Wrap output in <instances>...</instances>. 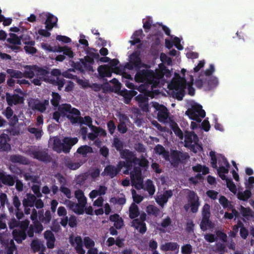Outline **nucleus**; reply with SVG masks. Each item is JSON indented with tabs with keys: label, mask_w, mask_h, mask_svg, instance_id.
I'll return each instance as SVG.
<instances>
[{
	"label": "nucleus",
	"mask_w": 254,
	"mask_h": 254,
	"mask_svg": "<svg viewBox=\"0 0 254 254\" xmlns=\"http://www.w3.org/2000/svg\"><path fill=\"white\" fill-rule=\"evenodd\" d=\"M210 205L205 203L202 210V219L200 221V227L202 231H206L208 229H213L214 224L210 220Z\"/></svg>",
	"instance_id": "1"
},
{
	"label": "nucleus",
	"mask_w": 254,
	"mask_h": 254,
	"mask_svg": "<svg viewBox=\"0 0 254 254\" xmlns=\"http://www.w3.org/2000/svg\"><path fill=\"white\" fill-rule=\"evenodd\" d=\"M85 161H85L77 160L76 161H74L70 157L66 156L63 158L61 163V167L63 169H69L70 171H75V170L80 168L85 163Z\"/></svg>",
	"instance_id": "2"
},
{
	"label": "nucleus",
	"mask_w": 254,
	"mask_h": 254,
	"mask_svg": "<svg viewBox=\"0 0 254 254\" xmlns=\"http://www.w3.org/2000/svg\"><path fill=\"white\" fill-rule=\"evenodd\" d=\"M170 156L171 159L170 161L172 166L175 167H178L180 163H184L190 157L187 152H183L178 150L172 151Z\"/></svg>",
	"instance_id": "3"
},
{
	"label": "nucleus",
	"mask_w": 254,
	"mask_h": 254,
	"mask_svg": "<svg viewBox=\"0 0 254 254\" xmlns=\"http://www.w3.org/2000/svg\"><path fill=\"white\" fill-rule=\"evenodd\" d=\"M135 79L139 82L152 83L155 79V73L151 69H142L137 72Z\"/></svg>",
	"instance_id": "4"
},
{
	"label": "nucleus",
	"mask_w": 254,
	"mask_h": 254,
	"mask_svg": "<svg viewBox=\"0 0 254 254\" xmlns=\"http://www.w3.org/2000/svg\"><path fill=\"white\" fill-rule=\"evenodd\" d=\"M154 108L157 111V119L161 123H171L172 122V117H169V111L166 106L159 103L154 104Z\"/></svg>",
	"instance_id": "5"
},
{
	"label": "nucleus",
	"mask_w": 254,
	"mask_h": 254,
	"mask_svg": "<svg viewBox=\"0 0 254 254\" xmlns=\"http://www.w3.org/2000/svg\"><path fill=\"white\" fill-rule=\"evenodd\" d=\"M140 53L135 51L129 57V61L126 64V67L129 70L139 69L141 67V59L140 57Z\"/></svg>",
	"instance_id": "6"
},
{
	"label": "nucleus",
	"mask_w": 254,
	"mask_h": 254,
	"mask_svg": "<svg viewBox=\"0 0 254 254\" xmlns=\"http://www.w3.org/2000/svg\"><path fill=\"white\" fill-rule=\"evenodd\" d=\"M187 199L190 206V211L192 213H197L200 205L199 198L195 191L188 190L187 195Z\"/></svg>",
	"instance_id": "7"
},
{
	"label": "nucleus",
	"mask_w": 254,
	"mask_h": 254,
	"mask_svg": "<svg viewBox=\"0 0 254 254\" xmlns=\"http://www.w3.org/2000/svg\"><path fill=\"white\" fill-rule=\"evenodd\" d=\"M99 72V77L103 78L105 77H111L112 73L120 74L122 71V68L116 66L115 67H110L108 64L99 65L97 68Z\"/></svg>",
	"instance_id": "8"
},
{
	"label": "nucleus",
	"mask_w": 254,
	"mask_h": 254,
	"mask_svg": "<svg viewBox=\"0 0 254 254\" xmlns=\"http://www.w3.org/2000/svg\"><path fill=\"white\" fill-rule=\"evenodd\" d=\"M131 185L135 188L139 189L142 188V180L141 176V171L137 167H135L133 170L130 172Z\"/></svg>",
	"instance_id": "9"
},
{
	"label": "nucleus",
	"mask_w": 254,
	"mask_h": 254,
	"mask_svg": "<svg viewBox=\"0 0 254 254\" xmlns=\"http://www.w3.org/2000/svg\"><path fill=\"white\" fill-rule=\"evenodd\" d=\"M121 157L126 160V164L128 167H130L131 165L133 166V164L135 165L136 162L138 160L135 152L128 149H124L121 152Z\"/></svg>",
	"instance_id": "10"
},
{
	"label": "nucleus",
	"mask_w": 254,
	"mask_h": 254,
	"mask_svg": "<svg viewBox=\"0 0 254 254\" xmlns=\"http://www.w3.org/2000/svg\"><path fill=\"white\" fill-rule=\"evenodd\" d=\"M69 242L72 246H74L76 253L78 254H85V250L83 249V242L81 236H77L73 237L70 236L69 239Z\"/></svg>",
	"instance_id": "11"
},
{
	"label": "nucleus",
	"mask_w": 254,
	"mask_h": 254,
	"mask_svg": "<svg viewBox=\"0 0 254 254\" xmlns=\"http://www.w3.org/2000/svg\"><path fill=\"white\" fill-rule=\"evenodd\" d=\"M173 195V191L172 190H165L164 192L159 195H157L155 198L156 202L163 208L164 205L168 202L169 198L172 197Z\"/></svg>",
	"instance_id": "12"
},
{
	"label": "nucleus",
	"mask_w": 254,
	"mask_h": 254,
	"mask_svg": "<svg viewBox=\"0 0 254 254\" xmlns=\"http://www.w3.org/2000/svg\"><path fill=\"white\" fill-rule=\"evenodd\" d=\"M61 113V116H66L67 113L75 114V116H80V112L78 109L72 108L69 104H64L58 107Z\"/></svg>",
	"instance_id": "13"
},
{
	"label": "nucleus",
	"mask_w": 254,
	"mask_h": 254,
	"mask_svg": "<svg viewBox=\"0 0 254 254\" xmlns=\"http://www.w3.org/2000/svg\"><path fill=\"white\" fill-rule=\"evenodd\" d=\"M0 179L1 183L3 185L13 186L15 184L16 176L11 175V174H8L5 171L2 170L0 173Z\"/></svg>",
	"instance_id": "14"
},
{
	"label": "nucleus",
	"mask_w": 254,
	"mask_h": 254,
	"mask_svg": "<svg viewBox=\"0 0 254 254\" xmlns=\"http://www.w3.org/2000/svg\"><path fill=\"white\" fill-rule=\"evenodd\" d=\"M78 138L76 137H65L63 138V152L66 154L69 152L71 148L78 142Z\"/></svg>",
	"instance_id": "15"
},
{
	"label": "nucleus",
	"mask_w": 254,
	"mask_h": 254,
	"mask_svg": "<svg viewBox=\"0 0 254 254\" xmlns=\"http://www.w3.org/2000/svg\"><path fill=\"white\" fill-rule=\"evenodd\" d=\"M30 155L34 159H37L40 161L47 162L51 161V157L47 153V152L35 151L33 150L30 152Z\"/></svg>",
	"instance_id": "16"
},
{
	"label": "nucleus",
	"mask_w": 254,
	"mask_h": 254,
	"mask_svg": "<svg viewBox=\"0 0 254 254\" xmlns=\"http://www.w3.org/2000/svg\"><path fill=\"white\" fill-rule=\"evenodd\" d=\"M6 99L7 104L9 106H12L13 104H22L24 101V99L22 96H20L17 94L11 95L8 92H7L6 94Z\"/></svg>",
	"instance_id": "17"
},
{
	"label": "nucleus",
	"mask_w": 254,
	"mask_h": 254,
	"mask_svg": "<svg viewBox=\"0 0 254 254\" xmlns=\"http://www.w3.org/2000/svg\"><path fill=\"white\" fill-rule=\"evenodd\" d=\"M10 138L8 134L2 133L0 135V150L3 151H8L11 149V145L9 143Z\"/></svg>",
	"instance_id": "18"
},
{
	"label": "nucleus",
	"mask_w": 254,
	"mask_h": 254,
	"mask_svg": "<svg viewBox=\"0 0 254 254\" xmlns=\"http://www.w3.org/2000/svg\"><path fill=\"white\" fill-rule=\"evenodd\" d=\"M12 234L13 239L18 244L22 243L23 241L26 239L27 234L20 228L13 229Z\"/></svg>",
	"instance_id": "19"
},
{
	"label": "nucleus",
	"mask_w": 254,
	"mask_h": 254,
	"mask_svg": "<svg viewBox=\"0 0 254 254\" xmlns=\"http://www.w3.org/2000/svg\"><path fill=\"white\" fill-rule=\"evenodd\" d=\"M65 204L67 207L74 213L78 215H82L84 213L83 209L81 208L79 203L72 202V200L67 199L65 200Z\"/></svg>",
	"instance_id": "20"
},
{
	"label": "nucleus",
	"mask_w": 254,
	"mask_h": 254,
	"mask_svg": "<svg viewBox=\"0 0 254 254\" xmlns=\"http://www.w3.org/2000/svg\"><path fill=\"white\" fill-rule=\"evenodd\" d=\"M119 120L120 123L117 126L118 131L122 133H126L128 130L126 121L129 120L128 118L124 114H120Z\"/></svg>",
	"instance_id": "21"
},
{
	"label": "nucleus",
	"mask_w": 254,
	"mask_h": 254,
	"mask_svg": "<svg viewBox=\"0 0 254 254\" xmlns=\"http://www.w3.org/2000/svg\"><path fill=\"white\" fill-rule=\"evenodd\" d=\"M117 175L118 171H117L116 166L112 164L107 165L101 173V176H109L111 179L114 178V177L117 176Z\"/></svg>",
	"instance_id": "22"
},
{
	"label": "nucleus",
	"mask_w": 254,
	"mask_h": 254,
	"mask_svg": "<svg viewBox=\"0 0 254 254\" xmlns=\"http://www.w3.org/2000/svg\"><path fill=\"white\" fill-rule=\"evenodd\" d=\"M44 238L47 240V247L49 249H53L55 246V236L51 231L47 230L44 232Z\"/></svg>",
	"instance_id": "23"
},
{
	"label": "nucleus",
	"mask_w": 254,
	"mask_h": 254,
	"mask_svg": "<svg viewBox=\"0 0 254 254\" xmlns=\"http://www.w3.org/2000/svg\"><path fill=\"white\" fill-rule=\"evenodd\" d=\"M57 17L51 13L47 14V19L45 22V24H46V28L49 31H51L54 27L56 26L57 24Z\"/></svg>",
	"instance_id": "24"
},
{
	"label": "nucleus",
	"mask_w": 254,
	"mask_h": 254,
	"mask_svg": "<svg viewBox=\"0 0 254 254\" xmlns=\"http://www.w3.org/2000/svg\"><path fill=\"white\" fill-rule=\"evenodd\" d=\"M137 94V91L134 90L128 91L126 89H122L120 91V95L124 97L125 102L126 104L129 103L133 97L135 96Z\"/></svg>",
	"instance_id": "25"
},
{
	"label": "nucleus",
	"mask_w": 254,
	"mask_h": 254,
	"mask_svg": "<svg viewBox=\"0 0 254 254\" xmlns=\"http://www.w3.org/2000/svg\"><path fill=\"white\" fill-rule=\"evenodd\" d=\"M24 44L26 45V46H24V49L26 53L34 54L37 52V49L34 47L35 44V41H27L26 38H24Z\"/></svg>",
	"instance_id": "26"
},
{
	"label": "nucleus",
	"mask_w": 254,
	"mask_h": 254,
	"mask_svg": "<svg viewBox=\"0 0 254 254\" xmlns=\"http://www.w3.org/2000/svg\"><path fill=\"white\" fill-rule=\"evenodd\" d=\"M36 195L31 193H27L26 198H24L22 201L24 207H34L35 203L36 202Z\"/></svg>",
	"instance_id": "27"
},
{
	"label": "nucleus",
	"mask_w": 254,
	"mask_h": 254,
	"mask_svg": "<svg viewBox=\"0 0 254 254\" xmlns=\"http://www.w3.org/2000/svg\"><path fill=\"white\" fill-rule=\"evenodd\" d=\"M160 249L163 251H177L178 252L179 249V246L177 243H173V242H168L162 245L160 247Z\"/></svg>",
	"instance_id": "28"
},
{
	"label": "nucleus",
	"mask_w": 254,
	"mask_h": 254,
	"mask_svg": "<svg viewBox=\"0 0 254 254\" xmlns=\"http://www.w3.org/2000/svg\"><path fill=\"white\" fill-rule=\"evenodd\" d=\"M154 151L156 154L162 155L163 158L166 160H170V154L168 151L165 149V147L161 144H157L154 147Z\"/></svg>",
	"instance_id": "29"
},
{
	"label": "nucleus",
	"mask_w": 254,
	"mask_h": 254,
	"mask_svg": "<svg viewBox=\"0 0 254 254\" xmlns=\"http://www.w3.org/2000/svg\"><path fill=\"white\" fill-rule=\"evenodd\" d=\"M10 160L13 163H19L21 164H28V161L26 157L19 154L11 155L10 156Z\"/></svg>",
	"instance_id": "30"
},
{
	"label": "nucleus",
	"mask_w": 254,
	"mask_h": 254,
	"mask_svg": "<svg viewBox=\"0 0 254 254\" xmlns=\"http://www.w3.org/2000/svg\"><path fill=\"white\" fill-rule=\"evenodd\" d=\"M92 147L88 146V145H83L78 148L76 153L81 154L83 157H87L88 154L93 152Z\"/></svg>",
	"instance_id": "31"
},
{
	"label": "nucleus",
	"mask_w": 254,
	"mask_h": 254,
	"mask_svg": "<svg viewBox=\"0 0 254 254\" xmlns=\"http://www.w3.org/2000/svg\"><path fill=\"white\" fill-rule=\"evenodd\" d=\"M10 37L7 39V41L8 43L16 45H20L21 44V40L24 41L23 35L18 36L15 33H10Z\"/></svg>",
	"instance_id": "32"
},
{
	"label": "nucleus",
	"mask_w": 254,
	"mask_h": 254,
	"mask_svg": "<svg viewBox=\"0 0 254 254\" xmlns=\"http://www.w3.org/2000/svg\"><path fill=\"white\" fill-rule=\"evenodd\" d=\"M185 137V141L186 143H189V144H190V143L192 142L196 143L198 140V137H197V134H196L194 132H186Z\"/></svg>",
	"instance_id": "33"
},
{
	"label": "nucleus",
	"mask_w": 254,
	"mask_h": 254,
	"mask_svg": "<svg viewBox=\"0 0 254 254\" xmlns=\"http://www.w3.org/2000/svg\"><path fill=\"white\" fill-rule=\"evenodd\" d=\"M139 215V210L137 205L132 203L129 208V217L131 219H135Z\"/></svg>",
	"instance_id": "34"
},
{
	"label": "nucleus",
	"mask_w": 254,
	"mask_h": 254,
	"mask_svg": "<svg viewBox=\"0 0 254 254\" xmlns=\"http://www.w3.org/2000/svg\"><path fill=\"white\" fill-rule=\"evenodd\" d=\"M187 116H188L189 118L193 121H195L196 123H201L202 120L198 116H196L194 110L193 109V105L191 108H189L186 111L185 113Z\"/></svg>",
	"instance_id": "35"
},
{
	"label": "nucleus",
	"mask_w": 254,
	"mask_h": 254,
	"mask_svg": "<svg viewBox=\"0 0 254 254\" xmlns=\"http://www.w3.org/2000/svg\"><path fill=\"white\" fill-rule=\"evenodd\" d=\"M146 211L148 214L158 217L160 215L161 211L160 209L154 205L150 204L147 206Z\"/></svg>",
	"instance_id": "36"
},
{
	"label": "nucleus",
	"mask_w": 254,
	"mask_h": 254,
	"mask_svg": "<svg viewBox=\"0 0 254 254\" xmlns=\"http://www.w3.org/2000/svg\"><path fill=\"white\" fill-rule=\"evenodd\" d=\"M192 106L196 116H198L201 119L205 118L206 113L200 104H194Z\"/></svg>",
	"instance_id": "37"
},
{
	"label": "nucleus",
	"mask_w": 254,
	"mask_h": 254,
	"mask_svg": "<svg viewBox=\"0 0 254 254\" xmlns=\"http://www.w3.org/2000/svg\"><path fill=\"white\" fill-rule=\"evenodd\" d=\"M252 196V192L250 190H245L244 192H239L237 194V197L239 200L247 201Z\"/></svg>",
	"instance_id": "38"
},
{
	"label": "nucleus",
	"mask_w": 254,
	"mask_h": 254,
	"mask_svg": "<svg viewBox=\"0 0 254 254\" xmlns=\"http://www.w3.org/2000/svg\"><path fill=\"white\" fill-rule=\"evenodd\" d=\"M52 98L51 100V103L55 108H59L61 96L59 93L56 92H53L52 93Z\"/></svg>",
	"instance_id": "39"
},
{
	"label": "nucleus",
	"mask_w": 254,
	"mask_h": 254,
	"mask_svg": "<svg viewBox=\"0 0 254 254\" xmlns=\"http://www.w3.org/2000/svg\"><path fill=\"white\" fill-rule=\"evenodd\" d=\"M170 123L172 124V128L175 134L179 137L181 139H183L184 138V133L182 130H181V128H179L178 125L177 124L176 122L172 120V122Z\"/></svg>",
	"instance_id": "40"
},
{
	"label": "nucleus",
	"mask_w": 254,
	"mask_h": 254,
	"mask_svg": "<svg viewBox=\"0 0 254 254\" xmlns=\"http://www.w3.org/2000/svg\"><path fill=\"white\" fill-rule=\"evenodd\" d=\"M183 88H186V84L182 81H175L170 84V88L175 90L176 92L180 91Z\"/></svg>",
	"instance_id": "41"
},
{
	"label": "nucleus",
	"mask_w": 254,
	"mask_h": 254,
	"mask_svg": "<svg viewBox=\"0 0 254 254\" xmlns=\"http://www.w3.org/2000/svg\"><path fill=\"white\" fill-rule=\"evenodd\" d=\"M206 82L207 84V89L209 91L216 87L218 84V79L216 77H210L209 79L206 80Z\"/></svg>",
	"instance_id": "42"
},
{
	"label": "nucleus",
	"mask_w": 254,
	"mask_h": 254,
	"mask_svg": "<svg viewBox=\"0 0 254 254\" xmlns=\"http://www.w3.org/2000/svg\"><path fill=\"white\" fill-rule=\"evenodd\" d=\"M80 125H87L90 128H92V130L94 131V127L95 126L92 125V118L90 116H86L80 121Z\"/></svg>",
	"instance_id": "43"
},
{
	"label": "nucleus",
	"mask_w": 254,
	"mask_h": 254,
	"mask_svg": "<svg viewBox=\"0 0 254 254\" xmlns=\"http://www.w3.org/2000/svg\"><path fill=\"white\" fill-rule=\"evenodd\" d=\"M113 146L117 150L120 152V156L121 157V152L124 150V143L119 138H114L113 142Z\"/></svg>",
	"instance_id": "44"
},
{
	"label": "nucleus",
	"mask_w": 254,
	"mask_h": 254,
	"mask_svg": "<svg viewBox=\"0 0 254 254\" xmlns=\"http://www.w3.org/2000/svg\"><path fill=\"white\" fill-rule=\"evenodd\" d=\"M53 149L57 152H63V140L62 142L60 139H55L53 142Z\"/></svg>",
	"instance_id": "45"
},
{
	"label": "nucleus",
	"mask_w": 254,
	"mask_h": 254,
	"mask_svg": "<svg viewBox=\"0 0 254 254\" xmlns=\"http://www.w3.org/2000/svg\"><path fill=\"white\" fill-rule=\"evenodd\" d=\"M5 247L6 248L7 254H13L14 251L16 249V246L13 240H10L9 243V241L7 240Z\"/></svg>",
	"instance_id": "46"
},
{
	"label": "nucleus",
	"mask_w": 254,
	"mask_h": 254,
	"mask_svg": "<svg viewBox=\"0 0 254 254\" xmlns=\"http://www.w3.org/2000/svg\"><path fill=\"white\" fill-rule=\"evenodd\" d=\"M51 212L49 210H47L45 212V215H39L40 220L45 224H48L51 220Z\"/></svg>",
	"instance_id": "47"
},
{
	"label": "nucleus",
	"mask_w": 254,
	"mask_h": 254,
	"mask_svg": "<svg viewBox=\"0 0 254 254\" xmlns=\"http://www.w3.org/2000/svg\"><path fill=\"white\" fill-rule=\"evenodd\" d=\"M28 131L34 134L37 140L41 139L43 133L42 129L36 127H28Z\"/></svg>",
	"instance_id": "48"
},
{
	"label": "nucleus",
	"mask_w": 254,
	"mask_h": 254,
	"mask_svg": "<svg viewBox=\"0 0 254 254\" xmlns=\"http://www.w3.org/2000/svg\"><path fill=\"white\" fill-rule=\"evenodd\" d=\"M7 73L9 74L11 77L12 78H17V79H19V78L22 77L23 72L19 70L7 69Z\"/></svg>",
	"instance_id": "49"
},
{
	"label": "nucleus",
	"mask_w": 254,
	"mask_h": 254,
	"mask_svg": "<svg viewBox=\"0 0 254 254\" xmlns=\"http://www.w3.org/2000/svg\"><path fill=\"white\" fill-rule=\"evenodd\" d=\"M97 51V50L95 48H90L89 46L87 47L85 50L87 55L91 56L93 59H95V60H98L99 59V54L98 53H96Z\"/></svg>",
	"instance_id": "50"
},
{
	"label": "nucleus",
	"mask_w": 254,
	"mask_h": 254,
	"mask_svg": "<svg viewBox=\"0 0 254 254\" xmlns=\"http://www.w3.org/2000/svg\"><path fill=\"white\" fill-rule=\"evenodd\" d=\"M227 187L231 192L236 194L237 192V188L232 179L228 178L226 182Z\"/></svg>",
	"instance_id": "51"
},
{
	"label": "nucleus",
	"mask_w": 254,
	"mask_h": 254,
	"mask_svg": "<svg viewBox=\"0 0 254 254\" xmlns=\"http://www.w3.org/2000/svg\"><path fill=\"white\" fill-rule=\"evenodd\" d=\"M25 67L28 70H26L24 72H23L22 77L32 79V78L34 77L35 75L34 72L32 69V66H31V65H27Z\"/></svg>",
	"instance_id": "52"
},
{
	"label": "nucleus",
	"mask_w": 254,
	"mask_h": 254,
	"mask_svg": "<svg viewBox=\"0 0 254 254\" xmlns=\"http://www.w3.org/2000/svg\"><path fill=\"white\" fill-rule=\"evenodd\" d=\"M17 223V225L19 226V227L20 229L23 230L24 232L26 233L27 230L28 229V226L30 224V221L28 219H25L24 220H19V222H16Z\"/></svg>",
	"instance_id": "53"
},
{
	"label": "nucleus",
	"mask_w": 254,
	"mask_h": 254,
	"mask_svg": "<svg viewBox=\"0 0 254 254\" xmlns=\"http://www.w3.org/2000/svg\"><path fill=\"white\" fill-rule=\"evenodd\" d=\"M83 244L85 248L89 249L95 246V243L90 237L86 236L83 238Z\"/></svg>",
	"instance_id": "54"
},
{
	"label": "nucleus",
	"mask_w": 254,
	"mask_h": 254,
	"mask_svg": "<svg viewBox=\"0 0 254 254\" xmlns=\"http://www.w3.org/2000/svg\"><path fill=\"white\" fill-rule=\"evenodd\" d=\"M192 247L191 244H186L181 247L182 254H191L192 253Z\"/></svg>",
	"instance_id": "55"
},
{
	"label": "nucleus",
	"mask_w": 254,
	"mask_h": 254,
	"mask_svg": "<svg viewBox=\"0 0 254 254\" xmlns=\"http://www.w3.org/2000/svg\"><path fill=\"white\" fill-rule=\"evenodd\" d=\"M5 204L10 205L8 198L7 195L5 193L1 192L0 193V205L2 207H4Z\"/></svg>",
	"instance_id": "56"
},
{
	"label": "nucleus",
	"mask_w": 254,
	"mask_h": 254,
	"mask_svg": "<svg viewBox=\"0 0 254 254\" xmlns=\"http://www.w3.org/2000/svg\"><path fill=\"white\" fill-rule=\"evenodd\" d=\"M216 237L220 239V241L223 242H226L228 241V236L225 232L217 230L215 231Z\"/></svg>",
	"instance_id": "57"
},
{
	"label": "nucleus",
	"mask_w": 254,
	"mask_h": 254,
	"mask_svg": "<svg viewBox=\"0 0 254 254\" xmlns=\"http://www.w3.org/2000/svg\"><path fill=\"white\" fill-rule=\"evenodd\" d=\"M137 161L136 162L135 165L138 164L139 166L142 167H147L149 165V161L143 155H141V159L138 158Z\"/></svg>",
	"instance_id": "58"
},
{
	"label": "nucleus",
	"mask_w": 254,
	"mask_h": 254,
	"mask_svg": "<svg viewBox=\"0 0 254 254\" xmlns=\"http://www.w3.org/2000/svg\"><path fill=\"white\" fill-rule=\"evenodd\" d=\"M41 246L42 244L37 239H34L31 244V248L34 252L39 251L41 248Z\"/></svg>",
	"instance_id": "59"
},
{
	"label": "nucleus",
	"mask_w": 254,
	"mask_h": 254,
	"mask_svg": "<svg viewBox=\"0 0 254 254\" xmlns=\"http://www.w3.org/2000/svg\"><path fill=\"white\" fill-rule=\"evenodd\" d=\"M135 99L139 103V106L141 107L142 104L147 102L148 98L144 94H139L135 97Z\"/></svg>",
	"instance_id": "60"
},
{
	"label": "nucleus",
	"mask_w": 254,
	"mask_h": 254,
	"mask_svg": "<svg viewBox=\"0 0 254 254\" xmlns=\"http://www.w3.org/2000/svg\"><path fill=\"white\" fill-rule=\"evenodd\" d=\"M74 115L72 114H68V115H66V117L72 124L80 123V121L82 119L81 116H80V115L74 116Z\"/></svg>",
	"instance_id": "61"
},
{
	"label": "nucleus",
	"mask_w": 254,
	"mask_h": 254,
	"mask_svg": "<svg viewBox=\"0 0 254 254\" xmlns=\"http://www.w3.org/2000/svg\"><path fill=\"white\" fill-rule=\"evenodd\" d=\"M107 126L110 134L111 135L114 134L117 127L114 121L113 120L109 121L107 124Z\"/></svg>",
	"instance_id": "62"
},
{
	"label": "nucleus",
	"mask_w": 254,
	"mask_h": 254,
	"mask_svg": "<svg viewBox=\"0 0 254 254\" xmlns=\"http://www.w3.org/2000/svg\"><path fill=\"white\" fill-rule=\"evenodd\" d=\"M146 190L150 195H153L155 192V186L150 180L147 181Z\"/></svg>",
	"instance_id": "63"
},
{
	"label": "nucleus",
	"mask_w": 254,
	"mask_h": 254,
	"mask_svg": "<svg viewBox=\"0 0 254 254\" xmlns=\"http://www.w3.org/2000/svg\"><path fill=\"white\" fill-rule=\"evenodd\" d=\"M241 212L244 217H248V216H251L252 217L253 215V212L250 207L241 206Z\"/></svg>",
	"instance_id": "64"
}]
</instances>
